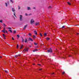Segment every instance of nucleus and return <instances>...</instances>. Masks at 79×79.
Returning <instances> with one entry per match:
<instances>
[{
    "label": "nucleus",
    "instance_id": "f257e3e1",
    "mask_svg": "<svg viewBox=\"0 0 79 79\" xmlns=\"http://www.w3.org/2000/svg\"><path fill=\"white\" fill-rule=\"evenodd\" d=\"M12 11H13V12L14 13V15L15 16V17H16V15H15V8H12Z\"/></svg>",
    "mask_w": 79,
    "mask_h": 79
},
{
    "label": "nucleus",
    "instance_id": "f03ea898",
    "mask_svg": "<svg viewBox=\"0 0 79 79\" xmlns=\"http://www.w3.org/2000/svg\"><path fill=\"white\" fill-rule=\"evenodd\" d=\"M52 52H53V50H52V48H51L49 49L48 50V53H51Z\"/></svg>",
    "mask_w": 79,
    "mask_h": 79
},
{
    "label": "nucleus",
    "instance_id": "7ed1b4c3",
    "mask_svg": "<svg viewBox=\"0 0 79 79\" xmlns=\"http://www.w3.org/2000/svg\"><path fill=\"white\" fill-rule=\"evenodd\" d=\"M28 41H31V42H33V40L31 38H28Z\"/></svg>",
    "mask_w": 79,
    "mask_h": 79
},
{
    "label": "nucleus",
    "instance_id": "20e7f679",
    "mask_svg": "<svg viewBox=\"0 0 79 79\" xmlns=\"http://www.w3.org/2000/svg\"><path fill=\"white\" fill-rule=\"evenodd\" d=\"M24 52H27L28 51V48H27L24 49Z\"/></svg>",
    "mask_w": 79,
    "mask_h": 79
},
{
    "label": "nucleus",
    "instance_id": "39448f33",
    "mask_svg": "<svg viewBox=\"0 0 79 79\" xmlns=\"http://www.w3.org/2000/svg\"><path fill=\"white\" fill-rule=\"evenodd\" d=\"M34 22V20L33 19H32L31 20V24H32Z\"/></svg>",
    "mask_w": 79,
    "mask_h": 79
},
{
    "label": "nucleus",
    "instance_id": "423d86ee",
    "mask_svg": "<svg viewBox=\"0 0 79 79\" xmlns=\"http://www.w3.org/2000/svg\"><path fill=\"white\" fill-rule=\"evenodd\" d=\"M35 25H36V26H39V22L36 23H35Z\"/></svg>",
    "mask_w": 79,
    "mask_h": 79
},
{
    "label": "nucleus",
    "instance_id": "0eeeda50",
    "mask_svg": "<svg viewBox=\"0 0 79 79\" xmlns=\"http://www.w3.org/2000/svg\"><path fill=\"white\" fill-rule=\"evenodd\" d=\"M22 15H20V21H22Z\"/></svg>",
    "mask_w": 79,
    "mask_h": 79
},
{
    "label": "nucleus",
    "instance_id": "6e6552de",
    "mask_svg": "<svg viewBox=\"0 0 79 79\" xmlns=\"http://www.w3.org/2000/svg\"><path fill=\"white\" fill-rule=\"evenodd\" d=\"M25 43H26L27 42V38L25 39Z\"/></svg>",
    "mask_w": 79,
    "mask_h": 79
},
{
    "label": "nucleus",
    "instance_id": "1a4fd4ad",
    "mask_svg": "<svg viewBox=\"0 0 79 79\" xmlns=\"http://www.w3.org/2000/svg\"><path fill=\"white\" fill-rule=\"evenodd\" d=\"M27 25H25L24 27V28H23V29H26V27H27Z\"/></svg>",
    "mask_w": 79,
    "mask_h": 79
},
{
    "label": "nucleus",
    "instance_id": "9d476101",
    "mask_svg": "<svg viewBox=\"0 0 79 79\" xmlns=\"http://www.w3.org/2000/svg\"><path fill=\"white\" fill-rule=\"evenodd\" d=\"M34 33L35 34H36V35H37V32L36 31H34Z\"/></svg>",
    "mask_w": 79,
    "mask_h": 79
},
{
    "label": "nucleus",
    "instance_id": "9b49d317",
    "mask_svg": "<svg viewBox=\"0 0 79 79\" xmlns=\"http://www.w3.org/2000/svg\"><path fill=\"white\" fill-rule=\"evenodd\" d=\"M37 51H38V50L35 49V50H33V52H36Z\"/></svg>",
    "mask_w": 79,
    "mask_h": 79
},
{
    "label": "nucleus",
    "instance_id": "f8f14e48",
    "mask_svg": "<svg viewBox=\"0 0 79 79\" xmlns=\"http://www.w3.org/2000/svg\"><path fill=\"white\" fill-rule=\"evenodd\" d=\"M5 4L6 5V7H7L8 6V3L5 2Z\"/></svg>",
    "mask_w": 79,
    "mask_h": 79
},
{
    "label": "nucleus",
    "instance_id": "ddd939ff",
    "mask_svg": "<svg viewBox=\"0 0 79 79\" xmlns=\"http://www.w3.org/2000/svg\"><path fill=\"white\" fill-rule=\"evenodd\" d=\"M10 2H11L12 3H14V1L13 0H10Z\"/></svg>",
    "mask_w": 79,
    "mask_h": 79
},
{
    "label": "nucleus",
    "instance_id": "4468645a",
    "mask_svg": "<svg viewBox=\"0 0 79 79\" xmlns=\"http://www.w3.org/2000/svg\"><path fill=\"white\" fill-rule=\"evenodd\" d=\"M27 10H31V8L29 7H27Z\"/></svg>",
    "mask_w": 79,
    "mask_h": 79
},
{
    "label": "nucleus",
    "instance_id": "2eb2a0df",
    "mask_svg": "<svg viewBox=\"0 0 79 79\" xmlns=\"http://www.w3.org/2000/svg\"><path fill=\"white\" fill-rule=\"evenodd\" d=\"M20 56V55H16L15 56V57L16 58V57H18V56Z\"/></svg>",
    "mask_w": 79,
    "mask_h": 79
},
{
    "label": "nucleus",
    "instance_id": "dca6fc26",
    "mask_svg": "<svg viewBox=\"0 0 79 79\" xmlns=\"http://www.w3.org/2000/svg\"><path fill=\"white\" fill-rule=\"evenodd\" d=\"M46 39H47V40H50V38H49L48 37H47V38H46Z\"/></svg>",
    "mask_w": 79,
    "mask_h": 79
},
{
    "label": "nucleus",
    "instance_id": "f3484780",
    "mask_svg": "<svg viewBox=\"0 0 79 79\" xmlns=\"http://www.w3.org/2000/svg\"><path fill=\"white\" fill-rule=\"evenodd\" d=\"M23 45H22L21 46V47H20V48L21 49V48H23Z\"/></svg>",
    "mask_w": 79,
    "mask_h": 79
},
{
    "label": "nucleus",
    "instance_id": "a211bd4d",
    "mask_svg": "<svg viewBox=\"0 0 79 79\" xmlns=\"http://www.w3.org/2000/svg\"><path fill=\"white\" fill-rule=\"evenodd\" d=\"M67 3L68 5H71V3H70V2H68Z\"/></svg>",
    "mask_w": 79,
    "mask_h": 79
},
{
    "label": "nucleus",
    "instance_id": "6ab92c4d",
    "mask_svg": "<svg viewBox=\"0 0 79 79\" xmlns=\"http://www.w3.org/2000/svg\"><path fill=\"white\" fill-rule=\"evenodd\" d=\"M7 29H9V30L11 29V27H8L7 28Z\"/></svg>",
    "mask_w": 79,
    "mask_h": 79
},
{
    "label": "nucleus",
    "instance_id": "aec40b11",
    "mask_svg": "<svg viewBox=\"0 0 79 79\" xmlns=\"http://www.w3.org/2000/svg\"><path fill=\"white\" fill-rule=\"evenodd\" d=\"M22 42H24V39H22Z\"/></svg>",
    "mask_w": 79,
    "mask_h": 79
},
{
    "label": "nucleus",
    "instance_id": "412c9836",
    "mask_svg": "<svg viewBox=\"0 0 79 79\" xmlns=\"http://www.w3.org/2000/svg\"><path fill=\"white\" fill-rule=\"evenodd\" d=\"M2 32H4V33H5V31L4 30H2Z\"/></svg>",
    "mask_w": 79,
    "mask_h": 79
},
{
    "label": "nucleus",
    "instance_id": "4be33fe9",
    "mask_svg": "<svg viewBox=\"0 0 79 79\" xmlns=\"http://www.w3.org/2000/svg\"><path fill=\"white\" fill-rule=\"evenodd\" d=\"M8 31L10 32H12V31H11V30H8Z\"/></svg>",
    "mask_w": 79,
    "mask_h": 79
},
{
    "label": "nucleus",
    "instance_id": "5701e85b",
    "mask_svg": "<svg viewBox=\"0 0 79 79\" xmlns=\"http://www.w3.org/2000/svg\"><path fill=\"white\" fill-rule=\"evenodd\" d=\"M34 44L35 45H37V43H34Z\"/></svg>",
    "mask_w": 79,
    "mask_h": 79
},
{
    "label": "nucleus",
    "instance_id": "b1692460",
    "mask_svg": "<svg viewBox=\"0 0 79 79\" xmlns=\"http://www.w3.org/2000/svg\"><path fill=\"white\" fill-rule=\"evenodd\" d=\"M16 31H14V34H15L16 33Z\"/></svg>",
    "mask_w": 79,
    "mask_h": 79
},
{
    "label": "nucleus",
    "instance_id": "393cba45",
    "mask_svg": "<svg viewBox=\"0 0 79 79\" xmlns=\"http://www.w3.org/2000/svg\"><path fill=\"white\" fill-rule=\"evenodd\" d=\"M33 38L34 39H35V35H33Z\"/></svg>",
    "mask_w": 79,
    "mask_h": 79
},
{
    "label": "nucleus",
    "instance_id": "a878e982",
    "mask_svg": "<svg viewBox=\"0 0 79 79\" xmlns=\"http://www.w3.org/2000/svg\"><path fill=\"white\" fill-rule=\"evenodd\" d=\"M3 37H5V34H3Z\"/></svg>",
    "mask_w": 79,
    "mask_h": 79
},
{
    "label": "nucleus",
    "instance_id": "bb28decb",
    "mask_svg": "<svg viewBox=\"0 0 79 79\" xmlns=\"http://www.w3.org/2000/svg\"><path fill=\"white\" fill-rule=\"evenodd\" d=\"M40 35L41 36V37H42V35L41 33H40Z\"/></svg>",
    "mask_w": 79,
    "mask_h": 79
},
{
    "label": "nucleus",
    "instance_id": "cd10ccee",
    "mask_svg": "<svg viewBox=\"0 0 79 79\" xmlns=\"http://www.w3.org/2000/svg\"><path fill=\"white\" fill-rule=\"evenodd\" d=\"M19 47V45H18V44H17V48H18Z\"/></svg>",
    "mask_w": 79,
    "mask_h": 79
},
{
    "label": "nucleus",
    "instance_id": "c85d7f7f",
    "mask_svg": "<svg viewBox=\"0 0 79 79\" xmlns=\"http://www.w3.org/2000/svg\"><path fill=\"white\" fill-rule=\"evenodd\" d=\"M44 35H47V33H44Z\"/></svg>",
    "mask_w": 79,
    "mask_h": 79
},
{
    "label": "nucleus",
    "instance_id": "c756f323",
    "mask_svg": "<svg viewBox=\"0 0 79 79\" xmlns=\"http://www.w3.org/2000/svg\"><path fill=\"white\" fill-rule=\"evenodd\" d=\"M17 36L18 37H19V35H17Z\"/></svg>",
    "mask_w": 79,
    "mask_h": 79
},
{
    "label": "nucleus",
    "instance_id": "7c9ffc66",
    "mask_svg": "<svg viewBox=\"0 0 79 79\" xmlns=\"http://www.w3.org/2000/svg\"><path fill=\"white\" fill-rule=\"evenodd\" d=\"M40 71H42V69H39Z\"/></svg>",
    "mask_w": 79,
    "mask_h": 79
},
{
    "label": "nucleus",
    "instance_id": "2f4dec72",
    "mask_svg": "<svg viewBox=\"0 0 79 79\" xmlns=\"http://www.w3.org/2000/svg\"><path fill=\"white\" fill-rule=\"evenodd\" d=\"M18 8H19V10H20V7L19 6H18Z\"/></svg>",
    "mask_w": 79,
    "mask_h": 79
},
{
    "label": "nucleus",
    "instance_id": "473e14b6",
    "mask_svg": "<svg viewBox=\"0 0 79 79\" xmlns=\"http://www.w3.org/2000/svg\"><path fill=\"white\" fill-rule=\"evenodd\" d=\"M3 31H6V30H5V28H4V29H3Z\"/></svg>",
    "mask_w": 79,
    "mask_h": 79
},
{
    "label": "nucleus",
    "instance_id": "72a5a7b5",
    "mask_svg": "<svg viewBox=\"0 0 79 79\" xmlns=\"http://www.w3.org/2000/svg\"><path fill=\"white\" fill-rule=\"evenodd\" d=\"M29 35H30V36H31V33H29Z\"/></svg>",
    "mask_w": 79,
    "mask_h": 79
},
{
    "label": "nucleus",
    "instance_id": "f704fd0d",
    "mask_svg": "<svg viewBox=\"0 0 79 79\" xmlns=\"http://www.w3.org/2000/svg\"><path fill=\"white\" fill-rule=\"evenodd\" d=\"M64 73H65L64 72H63V73H62V74H64Z\"/></svg>",
    "mask_w": 79,
    "mask_h": 79
},
{
    "label": "nucleus",
    "instance_id": "c9c22d12",
    "mask_svg": "<svg viewBox=\"0 0 79 79\" xmlns=\"http://www.w3.org/2000/svg\"><path fill=\"white\" fill-rule=\"evenodd\" d=\"M25 15L26 16H27V13H26V14H25Z\"/></svg>",
    "mask_w": 79,
    "mask_h": 79
},
{
    "label": "nucleus",
    "instance_id": "e433bc0d",
    "mask_svg": "<svg viewBox=\"0 0 79 79\" xmlns=\"http://www.w3.org/2000/svg\"><path fill=\"white\" fill-rule=\"evenodd\" d=\"M12 40H15V39H14V38H13V37H12Z\"/></svg>",
    "mask_w": 79,
    "mask_h": 79
},
{
    "label": "nucleus",
    "instance_id": "4c0bfd02",
    "mask_svg": "<svg viewBox=\"0 0 79 79\" xmlns=\"http://www.w3.org/2000/svg\"><path fill=\"white\" fill-rule=\"evenodd\" d=\"M33 8L35 10V7H34Z\"/></svg>",
    "mask_w": 79,
    "mask_h": 79
},
{
    "label": "nucleus",
    "instance_id": "58836bf2",
    "mask_svg": "<svg viewBox=\"0 0 79 79\" xmlns=\"http://www.w3.org/2000/svg\"><path fill=\"white\" fill-rule=\"evenodd\" d=\"M64 27H65L64 26H63L62 27V28H64Z\"/></svg>",
    "mask_w": 79,
    "mask_h": 79
},
{
    "label": "nucleus",
    "instance_id": "ea45409f",
    "mask_svg": "<svg viewBox=\"0 0 79 79\" xmlns=\"http://www.w3.org/2000/svg\"><path fill=\"white\" fill-rule=\"evenodd\" d=\"M5 31L6 32V33H8V32H7V31L6 30Z\"/></svg>",
    "mask_w": 79,
    "mask_h": 79
},
{
    "label": "nucleus",
    "instance_id": "a19ab883",
    "mask_svg": "<svg viewBox=\"0 0 79 79\" xmlns=\"http://www.w3.org/2000/svg\"><path fill=\"white\" fill-rule=\"evenodd\" d=\"M3 25L4 26H6V25H5V23L3 24Z\"/></svg>",
    "mask_w": 79,
    "mask_h": 79
},
{
    "label": "nucleus",
    "instance_id": "79ce46f5",
    "mask_svg": "<svg viewBox=\"0 0 79 79\" xmlns=\"http://www.w3.org/2000/svg\"><path fill=\"white\" fill-rule=\"evenodd\" d=\"M5 73H7V71L5 70Z\"/></svg>",
    "mask_w": 79,
    "mask_h": 79
},
{
    "label": "nucleus",
    "instance_id": "37998d69",
    "mask_svg": "<svg viewBox=\"0 0 79 79\" xmlns=\"http://www.w3.org/2000/svg\"><path fill=\"white\" fill-rule=\"evenodd\" d=\"M52 7H51V6H49V8H51Z\"/></svg>",
    "mask_w": 79,
    "mask_h": 79
},
{
    "label": "nucleus",
    "instance_id": "c03bdc74",
    "mask_svg": "<svg viewBox=\"0 0 79 79\" xmlns=\"http://www.w3.org/2000/svg\"><path fill=\"white\" fill-rule=\"evenodd\" d=\"M0 22L1 23H2V20H0Z\"/></svg>",
    "mask_w": 79,
    "mask_h": 79
},
{
    "label": "nucleus",
    "instance_id": "a18cd8bd",
    "mask_svg": "<svg viewBox=\"0 0 79 79\" xmlns=\"http://www.w3.org/2000/svg\"><path fill=\"white\" fill-rule=\"evenodd\" d=\"M4 38L5 39H6V38H5V37H4Z\"/></svg>",
    "mask_w": 79,
    "mask_h": 79
},
{
    "label": "nucleus",
    "instance_id": "49530a36",
    "mask_svg": "<svg viewBox=\"0 0 79 79\" xmlns=\"http://www.w3.org/2000/svg\"><path fill=\"white\" fill-rule=\"evenodd\" d=\"M2 58V56H0V58Z\"/></svg>",
    "mask_w": 79,
    "mask_h": 79
},
{
    "label": "nucleus",
    "instance_id": "de8ad7c7",
    "mask_svg": "<svg viewBox=\"0 0 79 79\" xmlns=\"http://www.w3.org/2000/svg\"><path fill=\"white\" fill-rule=\"evenodd\" d=\"M38 65H39V66H41V65H40V64H38Z\"/></svg>",
    "mask_w": 79,
    "mask_h": 79
},
{
    "label": "nucleus",
    "instance_id": "09e8293b",
    "mask_svg": "<svg viewBox=\"0 0 79 79\" xmlns=\"http://www.w3.org/2000/svg\"><path fill=\"white\" fill-rule=\"evenodd\" d=\"M29 47H32L31 46H29Z\"/></svg>",
    "mask_w": 79,
    "mask_h": 79
},
{
    "label": "nucleus",
    "instance_id": "8fccbe9b",
    "mask_svg": "<svg viewBox=\"0 0 79 79\" xmlns=\"http://www.w3.org/2000/svg\"><path fill=\"white\" fill-rule=\"evenodd\" d=\"M52 74H54V73H53Z\"/></svg>",
    "mask_w": 79,
    "mask_h": 79
},
{
    "label": "nucleus",
    "instance_id": "3c124183",
    "mask_svg": "<svg viewBox=\"0 0 79 79\" xmlns=\"http://www.w3.org/2000/svg\"><path fill=\"white\" fill-rule=\"evenodd\" d=\"M33 65H35V64H33Z\"/></svg>",
    "mask_w": 79,
    "mask_h": 79
},
{
    "label": "nucleus",
    "instance_id": "603ef678",
    "mask_svg": "<svg viewBox=\"0 0 79 79\" xmlns=\"http://www.w3.org/2000/svg\"><path fill=\"white\" fill-rule=\"evenodd\" d=\"M0 28H1V27H0Z\"/></svg>",
    "mask_w": 79,
    "mask_h": 79
},
{
    "label": "nucleus",
    "instance_id": "864d4df0",
    "mask_svg": "<svg viewBox=\"0 0 79 79\" xmlns=\"http://www.w3.org/2000/svg\"><path fill=\"white\" fill-rule=\"evenodd\" d=\"M78 34H79V33H78Z\"/></svg>",
    "mask_w": 79,
    "mask_h": 79
},
{
    "label": "nucleus",
    "instance_id": "5fc2aeb1",
    "mask_svg": "<svg viewBox=\"0 0 79 79\" xmlns=\"http://www.w3.org/2000/svg\"><path fill=\"white\" fill-rule=\"evenodd\" d=\"M50 60V59H49Z\"/></svg>",
    "mask_w": 79,
    "mask_h": 79
}]
</instances>
